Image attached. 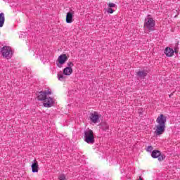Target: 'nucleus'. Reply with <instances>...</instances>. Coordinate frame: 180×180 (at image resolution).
I'll return each mask as SVG.
<instances>
[{"mask_svg": "<svg viewBox=\"0 0 180 180\" xmlns=\"http://www.w3.org/2000/svg\"><path fill=\"white\" fill-rule=\"evenodd\" d=\"M66 75H64V73H58V79L59 81H65L66 79V77H65Z\"/></svg>", "mask_w": 180, "mask_h": 180, "instance_id": "dca6fc26", "label": "nucleus"}, {"mask_svg": "<svg viewBox=\"0 0 180 180\" xmlns=\"http://www.w3.org/2000/svg\"><path fill=\"white\" fill-rule=\"evenodd\" d=\"M59 180H67V177L65 176V174H61L58 176Z\"/></svg>", "mask_w": 180, "mask_h": 180, "instance_id": "6ab92c4d", "label": "nucleus"}, {"mask_svg": "<svg viewBox=\"0 0 180 180\" xmlns=\"http://www.w3.org/2000/svg\"><path fill=\"white\" fill-rule=\"evenodd\" d=\"M148 74V72L147 70H142L136 72V75H138V77L140 78H144L145 77H147Z\"/></svg>", "mask_w": 180, "mask_h": 180, "instance_id": "f8f14e48", "label": "nucleus"}, {"mask_svg": "<svg viewBox=\"0 0 180 180\" xmlns=\"http://www.w3.org/2000/svg\"><path fill=\"white\" fill-rule=\"evenodd\" d=\"M160 154H161V151L155 150L152 151L151 157L153 158H157L159 155H160Z\"/></svg>", "mask_w": 180, "mask_h": 180, "instance_id": "2eb2a0df", "label": "nucleus"}, {"mask_svg": "<svg viewBox=\"0 0 180 180\" xmlns=\"http://www.w3.org/2000/svg\"><path fill=\"white\" fill-rule=\"evenodd\" d=\"M158 161H164V160H165V155L164 154H161L158 156Z\"/></svg>", "mask_w": 180, "mask_h": 180, "instance_id": "a211bd4d", "label": "nucleus"}, {"mask_svg": "<svg viewBox=\"0 0 180 180\" xmlns=\"http://www.w3.org/2000/svg\"><path fill=\"white\" fill-rule=\"evenodd\" d=\"M5 25V14L4 13H0V27H4Z\"/></svg>", "mask_w": 180, "mask_h": 180, "instance_id": "4468645a", "label": "nucleus"}, {"mask_svg": "<svg viewBox=\"0 0 180 180\" xmlns=\"http://www.w3.org/2000/svg\"><path fill=\"white\" fill-rule=\"evenodd\" d=\"M64 75L70 76L72 74V68L67 67L63 70Z\"/></svg>", "mask_w": 180, "mask_h": 180, "instance_id": "ddd939ff", "label": "nucleus"}, {"mask_svg": "<svg viewBox=\"0 0 180 180\" xmlns=\"http://www.w3.org/2000/svg\"><path fill=\"white\" fill-rule=\"evenodd\" d=\"M101 116L98 112H91L90 113V120L92 123L96 124L99 121Z\"/></svg>", "mask_w": 180, "mask_h": 180, "instance_id": "0eeeda50", "label": "nucleus"}, {"mask_svg": "<svg viewBox=\"0 0 180 180\" xmlns=\"http://www.w3.org/2000/svg\"><path fill=\"white\" fill-rule=\"evenodd\" d=\"M156 123L153 128L154 135L155 137H160L165 133L167 117L164 114H160L156 119Z\"/></svg>", "mask_w": 180, "mask_h": 180, "instance_id": "f257e3e1", "label": "nucleus"}, {"mask_svg": "<svg viewBox=\"0 0 180 180\" xmlns=\"http://www.w3.org/2000/svg\"><path fill=\"white\" fill-rule=\"evenodd\" d=\"M84 140L87 144H94L95 143L94 131L91 129L84 131Z\"/></svg>", "mask_w": 180, "mask_h": 180, "instance_id": "f03ea898", "label": "nucleus"}, {"mask_svg": "<svg viewBox=\"0 0 180 180\" xmlns=\"http://www.w3.org/2000/svg\"><path fill=\"white\" fill-rule=\"evenodd\" d=\"M101 127L102 130H109V124L106 122H102L101 124Z\"/></svg>", "mask_w": 180, "mask_h": 180, "instance_id": "f3484780", "label": "nucleus"}, {"mask_svg": "<svg viewBox=\"0 0 180 180\" xmlns=\"http://www.w3.org/2000/svg\"><path fill=\"white\" fill-rule=\"evenodd\" d=\"M116 4H114V3H110V4H108V8H116Z\"/></svg>", "mask_w": 180, "mask_h": 180, "instance_id": "4be33fe9", "label": "nucleus"}, {"mask_svg": "<svg viewBox=\"0 0 180 180\" xmlns=\"http://www.w3.org/2000/svg\"><path fill=\"white\" fill-rule=\"evenodd\" d=\"M50 95H51V90L48 89L47 91L39 92L37 98L38 101H43L44 102Z\"/></svg>", "mask_w": 180, "mask_h": 180, "instance_id": "20e7f679", "label": "nucleus"}, {"mask_svg": "<svg viewBox=\"0 0 180 180\" xmlns=\"http://www.w3.org/2000/svg\"><path fill=\"white\" fill-rule=\"evenodd\" d=\"M113 12H115V10L110 7H108L107 9V13H113Z\"/></svg>", "mask_w": 180, "mask_h": 180, "instance_id": "412c9836", "label": "nucleus"}, {"mask_svg": "<svg viewBox=\"0 0 180 180\" xmlns=\"http://www.w3.org/2000/svg\"><path fill=\"white\" fill-rule=\"evenodd\" d=\"M174 53H178V47L174 48Z\"/></svg>", "mask_w": 180, "mask_h": 180, "instance_id": "b1692460", "label": "nucleus"}, {"mask_svg": "<svg viewBox=\"0 0 180 180\" xmlns=\"http://www.w3.org/2000/svg\"><path fill=\"white\" fill-rule=\"evenodd\" d=\"M68 67H70V68L71 67H74V63H72V62H68Z\"/></svg>", "mask_w": 180, "mask_h": 180, "instance_id": "5701e85b", "label": "nucleus"}, {"mask_svg": "<svg viewBox=\"0 0 180 180\" xmlns=\"http://www.w3.org/2000/svg\"><path fill=\"white\" fill-rule=\"evenodd\" d=\"M1 54L4 58L9 60L12 57V49L9 46H4L1 49Z\"/></svg>", "mask_w": 180, "mask_h": 180, "instance_id": "39448f33", "label": "nucleus"}, {"mask_svg": "<svg viewBox=\"0 0 180 180\" xmlns=\"http://www.w3.org/2000/svg\"><path fill=\"white\" fill-rule=\"evenodd\" d=\"M68 60V58L67 57V55L62 54L59 56L58 58L57 62L60 65H63V64H65V62Z\"/></svg>", "mask_w": 180, "mask_h": 180, "instance_id": "6e6552de", "label": "nucleus"}, {"mask_svg": "<svg viewBox=\"0 0 180 180\" xmlns=\"http://www.w3.org/2000/svg\"><path fill=\"white\" fill-rule=\"evenodd\" d=\"M72 18H74V12H68L66 15V22L68 23H72Z\"/></svg>", "mask_w": 180, "mask_h": 180, "instance_id": "9d476101", "label": "nucleus"}, {"mask_svg": "<svg viewBox=\"0 0 180 180\" xmlns=\"http://www.w3.org/2000/svg\"><path fill=\"white\" fill-rule=\"evenodd\" d=\"M56 103V100L51 97H48L43 103L44 108H51Z\"/></svg>", "mask_w": 180, "mask_h": 180, "instance_id": "423d86ee", "label": "nucleus"}, {"mask_svg": "<svg viewBox=\"0 0 180 180\" xmlns=\"http://www.w3.org/2000/svg\"><path fill=\"white\" fill-rule=\"evenodd\" d=\"M31 168L33 173L39 172V162L37 160H34V162L31 165Z\"/></svg>", "mask_w": 180, "mask_h": 180, "instance_id": "1a4fd4ad", "label": "nucleus"}, {"mask_svg": "<svg viewBox=\"0 0 180 180\" xmlns=\"http://www.w3.org/2000/svg\"><path fill=\"white\" fill-rule=\"evenodd\" d=\"M172 96V94H170L169 96V98H171V96Z\"/></svg>", "mask_w": 180, "mask_h": 180, "instance_id": "a878e982", "label": "nucleus"}, {"mask_svg": "<svg viewBox=\"0 0 180 180\" xmlns=\"http://www.w3.org/2000/svg\"><path fill=\"white\" fill-rule=\"evenodd\" d=\"M144 27L149 32L154 31V27H155V21L153 18L150 17V15H148L145 19Z\"/></svg>", "mask_w": 180, "mask_h": 180, "instance_id": "7ed1b4c3", "label": "nucleus"}, {"mask_svg": "<svg viewBox=\"0 0 180 180\" xmlns=\"http://www.w3.org/2000/svg\"><path fill=\"white\" fill-rule=\"evenodd\" d=\"M165 54L167 56V57H172V56H174V49L169 48V47H167L165 49Z\"/></svg>", "mask_w": 180, "mask_h": 180, "instance_id": "9b49d317", "label": "nucleus"}, {"mask_svg": "<svg viewBox=\"0 0 180 180\" xmlns=\"http://www.w3.org/2000/svg\"><path fill=\"white\" fill-rule=\"evenodd\" d=\"M153 146H148L146 148V151H148V153H152L153 152Z\"/></svg>", "mask_w": 180, "mask_h": 180, "instance_id": "aec40b11", "label": "nucleus"}, {"mask_svg": "<svg viewBox=\"0 0 180 180\" xmlns=\"http://www.w3.org/2000/svg\"><path fill=\"white\" fill-rule=\"evenodd\" d=\"M139 180H143V179L141 177H139Z\"/></svg>", "mask_w": 180, "mask_h": 180, "instance_id": "393cba45", "label": "nucleus"}]
</instances>
